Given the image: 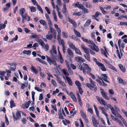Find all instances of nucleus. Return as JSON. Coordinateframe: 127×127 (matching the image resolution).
Segmentation results:
<instances>
[{"mask_svg": "<svg viewBox=\"0 0 127 127\" xmlns=\"http://www.w3.org/2000/svg\"><path fill=\"white\" fill-rule=\"evenodd\" d=\"M78 88L79 89V91L80 94H82L83 93V91L81 87H79Z\"/></svg>", "mask_w": 127, "mask_h": 127, "instance_id": "obj_55", "label": "nucleus"}, {"mask_svg": "<svg viewBox=\"0 0 127 127\" xmlns=\"http://www.w3.org/2000/svg\"><path fill=\"white\" fill-rule=\"evenodd\" d=\"M107 63V65L110 68L114 70H115V67H114L111 64H110L109 63H110V62H109L106 61V62Z\"/></svg>", "mask_w": 127, "mask_h": 127, "instance_id": "obj_25", "label": "nucleus"}, {"mask_svg": "<svg viewBox=\"0 0 127 127\" xmlns=\"http://www.w3.org/2000/svg\"><path fill=\"white\" fill-rule=\"evenodd\" d=\"M110 108V110H111V112L112 113V114L115 116H117L116 113H115L114 110V108H113V107L112 106H111Z\"/></svg>", "mask_w": 127, "mask_h": 127, "instance_id": "obj_32", "label": "nucleus"}, {"mask_svg": "<svg viewBox=\"0 0 127 127\" xmlns=\"http://www.w3.org/2000/svg\"><path fill=\"white\" fill-rule=\"evenodd\" d=\"M57 3L59 6H60L62 5V2L61 0H57Z\"/></svg>", "mask_w": 127, "mask_h": 127, "instance_id": "obj_51", "label": "nucleus"}, {"mask_svg": "<svg viewBox=\"0 0 127 127\" xmlns=\"http://www.w3.org/2000/svg\"><path fill=\"white\" fill-rule=\"evenodd\" d=\"M74 50L75 51V53L77 54H79L81 55H82V54L79 49L76 48Z\"/></svg>", "mask_w": 127, "mask_h": 127, "instance_id": "obj_31", "label": "nucleus"}, {"mask_svg": "<svg viewBox=\"0 0 127 127\" xmlns=\"http://www.w3.org/2000/svg\"><path fill=\"white\" fill-rule=\"evenodd\" d=\"M24 17L25 18H24L26 20L28 21H29L30 20V17L29 15H28L26 13L22 17Z\"/></svg>", "mask_w": 127, "mask_h": 127, "instance_id": "obj_15", "label": "nucleus"}, {"mask_svg": "<svg viewBox=\"0 0 127 127\" xmlns=\"http://www.w3.org/2000/svg\"><path fill=\"white\" fill-rule=\"evenodd\" d=\"M78 7L79 8L82 10L83 9V8L84 7L83 5L81 4H80L78 6Z\"/></svg>", "mask_w": 127, "mask_h": 127, "instance_id": "obj_56", "label": "nucleus"}, {"mask_svg": "<svg viewBox=\"0 0 127 127\" xmlns=\"http://www.w3.org/2000/svg\"><path fill=\"white\" fill-rule=\"evenodd\" d=\"M67 52L70 57H73V53L70 48H68L67 50Z\"/></svg>", "mask_w": 127, "mask_h": 127, "instance_id": "obj_10", "label": "nucleus"}, {"mask_svg": "<svg viewBox=\"0 0 127 127\" xmlns=\"http://www.w3.org/2000/svg\"><path fill=\"white\" fill-rule=\"evenodd\" d=\"M39 22L43 26H44L46 24L45 21L43 20H40Z\"/></svg>", "mask_w": 127, "mask_h": 127, "instance_id": "obj_42", "label": "nucleus"}, {"mask_svg": "<svg viewBox=\"0 0 127 127\" xmlns=\"http://www.w3.org/2000/svg\"><path fill=\"white\" fill-rule=\"evenodd\" d=\"M52 84L55 87H56L57 84L56 82L54 79H52L51 80Z\"/></svg>", "mask_w": 127, "mask_h": 127, "instance_id": "obj_43", "label": "nucleus"}, {"mask_svg": "<svg viewBox=\"0 0 127 127\" xmlns=\"http://www.w3.org/2000/svg\"><path fill=\"white\" fill-rule=\"evenodd\" d=\"M98 108L99 109H100L102 111V113L105 115L106 116H108L107 114L104 112L105 109L103 107L100 106H98Z\"/></svg>", "mask_w": 127, "mask_h": 127, "instance_id": "obj_19", "label": "nucleus"}, {"mask_svg": "<svg viewBox=\"0 0 127 127\" xmlns=\"http://www.w3.org/2000/svg\"><path fill=\"white\" fill-rule=\"evenodd\" d=\"M101 15V14L98 12H95V14L92 16L93 19H95V17H98L99 15Z\"/></svg>", "mask_w": 127, "mask_h": 127, "instance_id": "obj_14", "label": "nucleus"}, {"mask_svg": "<svg viewBox=\"0 0 127 127\" xmlns=\"http://www.w3.org/2000/svg\"><path fill=\"white\" fill-rule=\"evenodd\" d=\"M67 43L69 45V47L72 49L74 50L76 47L73 43L71 41H68Z\"/></svg>", "mask_w": 127, "mask_h": 127, "instance_id": "obj_9", "label": "nucleus"}, {"mask_svg": "<svg viewBox=\"0 0 127 127\" xmlns=\"http://www.w3.org/2000/svg\"><path fill=\"white\" fill-rule=\"evenodd\" d=\"M35 89L38 92H41L42 91V90L41 89H39L38 87H35Z\"/></svg>", "mask_w": 127, "mask_h": 127, "instance_id": "obj_61", "label": "nucleus"}, {"mask_svg": "<svg viewBox=\"0 0 127 127\" xmlns=\"http://www.w3.org/2000/svg\"><path fill=\"white\" fill-rule=\"evenodd\" d=\"M20 111H17L16 112V117L18 119H19L21 118Z\"/></svg>", "mask_w": 127, "mask_h": 127, "instance_id": "obj_24", "label": "nucleus"}, {"mask_svg": "<svg viewBox=\"0 0 127 127\" xmlns=\"http://www.w3.org/2000/svg\"><path fill=\"white\" fill-rule=\"evenodd\" d=\"M96 98L99 102L101 104L105 105L107 104V102L102 97L96 96Z\"/></svg>", "mask_w": 127, "mask_h": 127, "instance_id": "obj_3", "label": "nucleus"}, {"mask_svg": "<svg viewBox=\"0 0 127 127\" xmlns=\"http://www.w3.org/2000/svg\"><path fill=\"white\" fill-rule=\"evenodd\" d=\"M73 30L77 36L79 37H80L81 36L80 33L79 32L74 29Z\"/></svg>", "mask_w": 127, "mask_h": 127, "instance_id": "obj_33", "label": "nucleus"}, {"mask_svg": "<svg viewBox=\"0 0 127 127\" xmlns=\"http://www.w3.org/2000/svg\"><path fill=\"white\" fill-rule=\"evenodd\" d=\"M59 57L60 58V62L62 64L63 63V60L61 54H60Z\"/></svg>", "mask_w": 127, "mask_h": 127, "instance_id": "obj_52", "label": "nucleus"}, {"mask_svg": "<svg viewBox=\"0 0 127 127\" xmlns=\"http://www.w3.org/2000/svg\"><path fill=\"white\" fill-rule=\"evenodd\" d=\"M31 103L30 101H28L25 104H23L22 105V107L24 108H27L29 107Z\"/></svg>", "mask_w": 127, "mask_h": 127, "instance_id": "obj_11", "label": "nucleus"}, {"mask_svg": "<svg viewBox=\"0 0 127 127\" xmlns=\"http://www.w3.org/2000/svg\"><path fill=\"white\" fill-rule=\"evenodd\" d=\"M100 9H101L102 13L104 14H106L108 13V12L106 11H105L104 10V9L101 6H99Z\"/></svg>", "mask_w": 127, "mask_h": 127, "instance_id": "obj_29", "label": "nucleus"}, {"mask_svg": "<svg viewBox=\"0 0 127 127\" xmlns=\"http://www.w3.org/2000/svg\"><path fill=\"white\" fill-rule=\"evenodd\" d=\"M14 68H12V67L11 66H10L9 67V69L10 70L12 71H15V69L16 68V65H14Z\"/></svg>", "mask_w": 127, "mask_h": 127, "instance_id": "obj_50", "label": "nucleus"}, {"mask_svg": "<svg viewBox=\"0 0 127 127\" xmlns=\"http://www.w3.org/2000/svg\"><path fill=\"white\" fill-rule=\"evenodd\" d=\"M118 66L121 70L123 72H125V71L126 69L124 67L123 65L121 64H119Z\"/></svg>", "mask_w": 127, "mask_h": 127, "instance_id": "obj_27", "label": "nucleus"}, {"mask_svg": "<svg viewBox=\"0 0 127 127\" xmlns=\"http://www.w3.org/2000/svg\"><path fill=\"white\" fill-rule=\"evenodd\" d=\"M58 82L62 85L63 86H65V84L63 81L60 80H58Z\"/></svg>", "mask_w": 127, "mask_h": 127, "instance_id": "obj_53", "label": "nucleus"}, {"mask_svg": "<svg viewBox=\"0 0 127 127\" xmlns=\"http://www.w3.org/2000/svg\"><path fill=\"white\" fill-rule=\"evenodd\" d=\"M91 84L89 83H86L85 85L88 88H89L91 90H93L95 92L96 91L97 89L95 83L93 81H91Z\"/></svg>", "mask_w": 127, "mask_h": 127, "instance_id": "obj_1", "label": "nucleus"}, {"mask_svg": "<svg viewBox=\"0 0 127 127\" xmlns=\"http://www.w3.org/2000/svg\"><path fill=\"white\" fill-rule=\"evenodd\" d=\"M102 76L104 77H102V79L108 83H109V82L107 80V76L106 74H102Z\"/></svg>", "mask_w": 127, "mask_h": 127, "instance_id": "obj_21", "label": "nucleus"}, {"mask_svg": "<svg viewBox=\"0 0 127 127\" xmlns=\"http://www.w3.org/2000/svg\"><path fill=\"white\" fill-rule=\"evenodd\" d=\"M73 15H77L78 16H79L81 15H82V13L81 12H79L77 13H74L73 14Z\"/></svg>", "mask_w": 127, "mask_h": 127, "instance_id": "obj_44", "label": "nucleus"}, {"mask_svg": "<svg viewBox=\"0 0 127 127\" xmlns=\"http://www.w3.org/2000/svg\"><path fill=\"white\" fill-rule=\"evenodd\" d=\"M50 31H49L48 32V33L49 34H50V32H51V33H53V34H54L56 33V30L55 29H54L53 28L50 27Z\"/></svg>", "mask_w": 127, "mask_h": 127, "instance_id": "obj_23", "label": "nucleus"}, {"mask_svg": "<svg viewBox=\"0 0 127 127\" xmlns=\"http://www.w3.org/2000/svg\"><path fill=\"white\" fill-rule=\"evenodd\" d=\"M28 119H29L30 121L32 122H34V120L30 117H27V118Z\"/></svg>", "mask_w": 127, "mask_h": 127, "instance_id": "obj_60", "label": "nucleus"}, {"mask_svg": "<svg viewBox=\"0 0 127 127\" xmlns=\"http://www.w3.org/2000/svg\"><path fill=\"white\" fill-rule=\"evenodd\" d=\"M83 65L86 67V69L88 71L86 72L87 73L89 74V73H90L91 71V69L89 67L88 64L83 63Z\"/></svg>", "mask_w": 127, "mask_h": 127, "instance_id": "obj_7", "label": "nucleus"}, {"mask_svg": "<svg viewBox=\"0 0 127 127\" xmlns=\"http://www.w3.org/2000/svg\"><path fill=\"white\" fill-rule=\"evenodd\" d=\"M99 64L98 66L101 67V70L103 71H106V69L105 67V66L103 64L100 63Z\"/></svg>", "mask_w": 127, "mask_h": 127, "instance_id": "obj_22", "label": "nucleus"}, {"mask_svg": "<svg viewBox=\"0 0 127 127\" xmlns=\"http://www.w3.org/2000/svg\"><path fill=\"white\" fill-rule=\"evenodd\" d=\"M66 78L69 85L70 86H72L73 84L70 78L66 76Z\"/></svg>", "mask_w": 127, "mask_h": 127, "instance_id": "obj_17", "label": "nucleus"}, {"mask_svg": "<svg viewBox=\"0 0 127 127\" xmlns=\"http://www.w3.org/2000/svg\"><path fill=\"white\" fill-rule=\"evenodd\" d=\"M48 24L49 26H50V27H51L52 26V24L51 20L50 19L48 20Z\"/></svg>", "mask_w": 127, "mask_h": 127, "instance_id": "obj_49", "label": "nucleus"}, {"mask_svg": "<svg viewBox=\"0 0 127 127\" xmlns=\"http://www.w3.org/2000/svg\"><path fill=\"white\" fill-rule=\"evenodd\" d=\"M87 56H86L85 55H84V56L86 59L88 61H90V55L89 54H87Z\"/></svg>", "mask_w": 127, "mask_h": 127, "instance_id": "obj_41", "label": "nucleus"}, {"mask_svg": "<svg viewBox=\"0 0 127 127\" xmlns=\"http://www.w3.org/2000/svg\"><path fill=\"white\" fill-rule=\"evenodd\" d=\"M25 11V10L24 8H21L19 10V14L21 15L22 17L24 15V13Z\"/></svg>", "mask_w": 127, "mask_h": 127, "instance_id": "obj_16", "label": "nucleus"}, {"mask_svg": "<svg viewBox=\"0 0 127 127\" xmlns=\"http://www.w3.org/2000/svg\"><path fill=\"white\" fill-rule=\"evenodd\" d=\"M50 53L51 56V58L52 59L54 60H56V56L54 54V53L53 52L52 50H50Z\"/></svg>", "mask_w": 127, "mask_h": 127, "instance_id": "obj_18", "label": "nucleus"}, {"mask_svg": "<svg viewBox=\"0 0 127 127\" xmlns=\"http://www.w3.org/2000/svg\"><path fill=\"white\" fill-rule=\"evenodd\" d=\"M46 57L47 58V61L50 64V65H51L52 63L55 66H57V64L55 60L52 59V58L51 59L50 58L47 56H46Z\"/></svg>", "mask_w": 127, "mask_h": 127, "instance_id": "obj_2", "label": "nucleus"}, {"mask_svg": "<svg viewBox=\"0 0 127 127\" xmlns=\"http://www.w3.org/2000/svg\"><path fill=\"white\" fill-rule=\"evenodd\" d=\"M75 60L78 62L80 63H82L85 62L84 60L81 57H76L75 58Z\"/></svg>", "mask_w": 127, "mask_h": 127, "instance_id": "obj_5", "label": "nucleus"}, {"mask_svg": "<svg viewBox=\"0 0 127 127\" xmlns=\"http://www.w3.org/2000/svg\"><path fill=\"white\" fill-rule=\"evenodd\" d=\"M118 79L119 83H121L124 85H125L126 84V83L125 82V81H124L121 78L119 77L118 78Z\"/></svg>", "mask_w": 127, "mask_h": 127, "instance_id": "obj_28", "label": "nucleus"}, {"mask_svg": "<svg viewBox=\"0 0 127 127\" xmlns=\"http://www.w3.org/2000/svg\"><path fill=\"white\" fill-rule=\"evenodd\" d=\"M109 93L111 95H113L114 94V92L113 89H111L109 90Z\"/></svg>", "mask_w": 127, "mask_h": 127, "instance_id": "obj_63", "label": "nucleus"}, {"mask_svg": "<svg viewBox=\"0 0 127 127\" xmlns=\"http://www.w3.org/2000/svg\"><path fill=\"white\" fill-rule=\"evenodd\" d=\"M37 61H38L40 62L42 64H47V63L45 62L44 61L42 60L41 59L37 58L36 59Z\"/></svg>", "mask_w": 127, "mask_h": 127, "instance_id": "obj_26", "label": "nucleus"}, {"mask_svg": "<svg viewBox=\"0 0 127 127\" xmlns=\"http://www.w3.org/2000/svg\"><path fill=\"white\" fill-rule=\"evenodd\" d=\"M68 69V71L69 72V73L71 75H72L73 74V72L71 70L70 67H69V68H67Z\"/></svg>", "mask_w": 127, "mask_h": 127, "instance_id": "obj_58", "label": "nucleus"}, {"mask_svg": "<svg viewBox=\"0 0 127 127\" xmlns=\"http://www.w3.org/2000/svg\"><path fill=\"white\" fill-rule=\"evenodd\" d=\"M5 73V72L4 71H0V75L1 76H4Z\"/></svg>", "mask_w": 127, "mask_h": 127, "instance_id": "obj_62", "label": "nucleus"}, {"mask_svg": "<svg viewBox=\"0 0 127 127\" xmlns=\"http://www.w3.org/2000/svg\"><path fill=\"white\" fill-rule=\"evenodd\" d=\"M94 46L89 45L88 47L93 50L95 51L96 52H98L99 51V49L98 47L95 44V45H93Z\"/></svg>", "mask_w": 127, "mask_h": 127, "instance_id": "obj_4", "label": "nucleus"}, {"mask_svg": "<svg viewBox=\"0 0 127 127\" xmlns=\"http://www.w3.org/2000/svg\"><path fill=\"white\" fill-rule=\"evenodd\" d=\"M45 9L48 14H50V10L47 7H45Z\"/></svg>", "mask_w": 127, "mask_h": 127, "instance_id": "obj_59", "label": "nucleus"}, {"mask_svg": "<svg viewBox=\"0 0 127 127\" xmlns=\"http://www.w3.org/2000/svg\"><path fill=\"white\" fill-rule=\"evenodd\" d=\"M31 50L26 51L25 50L23 51V53L24 54L29 55L31 53Z\"/></svg>", "mask_w": 127, "mask_h": 127, "instance_id": "obj_37", "label": "nucleus"}, {"mask_svg": "<svg viewBox=\"0 0 127 127\" xmlns=\"http://www.w3.org/2000/svg\"><path fill=\"white\" fill-rule=\"evenodd\" d=\"M75 84L77 86V87H81V83L78 81H75Z\"/></svg>", "mask_w": 127, "mask_h": 127, "instance_id": "obj_40", "label": "nucleus"}, {"mask_svg": "<svg viewBox=\"0 0 127 127\" xmlns=\"http://www.w3.org/2000/svg\"><path fill=\"white\" fill-rule=\"evenodd\" d=\"M58 41L60 45L62 46L65 45V43L64 39H61L58 40Z\"/></svg>", "mask_w": 127, "mask_h": 127, "instance_id": "obj_20", "label": "nucleus"}, {"mask_svg": "<svg viewBox=\"0 0 127 127\" xmlns=\"http://www.w3.org/2000/svg\"><path fill=\"white\" fill-rule=\"evenodd\" d=\"M90 75L91 77L93 78L94 79H95V76L94 75L92 74L91 73H89V74Z\"/></svg>", "mask_w": 127, "mask_h": 127, "instance_id": "obj_64", "label": "nucleus"}, {"mask_svg": "<svg viewBox=\"0 0 127 127\" xmlns=\"http://www.w3.org/2000/svg\"><path fill=\"white\" fill-rule=\"evenodd\" d=\"M59 92V90L58 89H56L55 91H54L53 92V93H52V94L53 95H54L55 94L58 93Z\"/></svg>", "mask_w": 127, "mask_h": 127, "instance_id": "obj_57", "label": "nucleus"}, {"mask_svg": "<svg viewBox=\"0 0 127 127\" xmlns=\"http://www.w3.org/2000/svg\"><path fill=\"white\" fill-rule=\"evenodd\" d=\"M91 20H87L85 24L84 25V26L85 27L86 26H89L91 23Z\"/></svg>", "mask_w": 127, "mask_h": 127, "instance_id": "obj_36", "label": "nucleus"}, {"mask_svg": "<svg viewBox=\"0 0 127 127\" xmlns=\"http://www.w3.org/2000/svg\"><path fill=\"white\" fill-rule=\"evenodd\" d=\"M31 69L32 70L33 72L35 74H37V72L36 69L33 66H32L31 67Z\"/></svg>", "mask_w": 127, "mask_h": 127, "instance_id": "obj_30", "label": "nucleus"}, {"mask_svg": "<svg viewBox=\"0 0 127 127\" xmlns=\"http://www.w3.org/2000/svg\"><path fill=\"white\" fill-rule=\"evenodd\" d=\"M81 47L82 49L84 50L85 53H86L87 54H89V52L88 50V48L87 47H85L84 45L82 44H81Z\"/></svg>", "mask_w": 127, "mask_h": 127, "instance_id": "obj_6", "label": "nucleus"}, {"mask_svg": "<svg viewBox=\"0 0 127 127\" xmlns=\"http://www.w3.org/2000/svg\"><path fill=\"white\" fill-rule=\"evenodd\" d=\"M101 93L102 96L105 98L106 99L108 100H109V98L107 95V94L104 91L103 92L101 91Z\"/></svg>", "mask_w": 127, "mask_h": 127, "instance_id": "obj_8", "label": "nucleus"}, {"mask_svg": "<svg viewBox=\"0 0 127 127\" xmlns=\"http://www.w3.org/2000/svg\"><path fill=\"white\" fill-rule=\"evenodd\" d=\"M63 72L64 74L65 75V76H68L69 74L68 73H67L66 71L64 69L63 70Z\"/></svg>", "mask_w": 127, "mask_h": 127, "instance_id": "obj_54", "label": "nucleus"}, {"mask_svg": "<svg viewBox=\"0 0 127 127\" xmlns=\"http://www.w3.org/2000/svg\"><path fill=\"white\" fill-rule=\"evenodd\" d=\"M62 35L64 37L66 38H67L68 36L67 34L66 33L63 32H62Z\"/></svg>", "mask_w": 127, "mask_h": 127, "instance_id": "obj_46", "label": "nucleus"}, {"mask_svg": "<svg viewBox=\"0 0 127 127\" xmlns=\"http://www.w3.org/2000/svg\"><path fill=\"white\" fill-rule=\"evenodd\" d=\"M85 5H86V7L88 8H92V5L89 3H86Z\"/></svg>", "mask_w": 127, "mask_h": 127, "instance_id": "obj_35", "label": "nucleus"}, {"mask_svg": "<svg viewBox=\"0 0 127 127\" xmlns=\"http://www.w3.org/2000/svg\"><path fill=\"white\" fill-rule=\"evenodd\" d=\"M82 10H83V11L85 13H89V11L88 9L85 8L84 7Z\"/></svg>", "mask_w": 127, "mask_h": 127, "instance_id": "obj_47", "label": "nucleus"}, {"mask_svg": "<svg viewBox=\"0 0 127 127\" xmlns=\"http://www.w3.org/2000/svg\"><path fill=\"white\" fill-rule=\"evenodd\" d=\"M68 20L70 23H71L73 24L74 27H77V25L74 20H73L71 19L70 18H68Z\"/></svg>", "mask_w": 127, "mask_h": 127, "instance_id": "obj_12", "label": "nucleus"}, {"mask_svg": "<svg viewBox=\"0 0 127 127\" xmlns=\"http://www.w3.org/2000/svg\"><path fill=\"white\" fill-rule=\"evenodd\" d=\"M86 42L90 44H91L92 45H95V44L93 42V41H91L90 40L87 39V41Z\"/></svg>", "mask_w": 127, "mask_h": 127, "instance_id": "obj_39", "label": "nucleus"}, {"mask_svg": "<svg viewBox=\"0 0 127 127\" xmlns=\"http://www.w3.org/2000/svg\"><path fill=\"white\" fill-rule=\"evenodd\" d=\"M62 49L63 53L64 54L66 52V48L65 46V45H63L62 46Z\"/></svg>", "mask_w": 127, "mask_h": 127, "instance_id": "obj_48", "label": "nucleus"}, {"mask_svg": "<svg viewBox=\"0 0 127 127\" xmlns=\"http://www.w3.org/2000/svg\"><path fill=\"white\" fill-rule=\"evenodd\" d=\"M10 107L12 108L14 107L15 106V105L14 103V101L13 100H11L10 102Z\"/></svg>", "mask_w": 127, "mask_h": 127, "instance_id": "obj_34", "label": "nucleus"}, {"mask_svg": "<svg viewBox=\"0 0 127 127\" xmlns=\"http://www.w3.org/2000/svg\"><path fill=\"white\" fill-rule=\"evenodd\" d=\"M93 122L94 125L95 127H97V125L98 124V123H97L95 119L93 117H92V118Z\"/></svg>", "mask_w": 127, "mask_h": 127, "instance_id": "obj_13", "label": "nucleus"}, {"mask_svg": "<svg viewBox=\"0 0 127 127\" xmlns=\"http://www.w3.org/2000/svg\"><path fill=\"white\" fill-rule=\"evenodd\" d=\"M5 25L4 24H0V30L1 29L4 28L5 27Z\"/></svg>", "mask_w": 127, "mask_h": 127, "instance_id": "obj_45", "label": "nucleus"}, {"mask_svg": "<svg viewBox=\"0 0 127 127\" xmlns=\"http://www.w3.org/2000/svg\"><path fill=\"white\" fill-rule=\"evenodd\" d=\"M29 7L32 12H33L36 11V8L35 7H34L33 6H30Z\"/></svg>", "mask_w": 127, "mask_h": 127, "instance_id": "obj_38", "label": "nucleus"}]
</instances>
